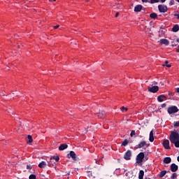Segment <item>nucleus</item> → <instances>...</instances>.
Returning a JSON list of instances; mask_svg holds the SVG:
<instances>
[{
    "instance_id": "nucleus-1",
    "label": "nucleus",
    "mask_w": 179,
    "mask_h": 179,
    "mask_svg": "<svg viewBox=\"0 0 179 179\" xmlns=\"http://www.w3.org/2000/svg\"><path fill=\"white\" fill-rule=\"evenodd\" d=\"M171 143H173L175 148H179V134L177 131H172L169 136Z\"/></svg>"
},
{
    "instance_id": "nucleus-2",
    "label": "nucleus",
    "mask_w": 179,
    "mask_h": 179,
    "mask_svg": "<svg viewBox=\"0 0 179 179\" xmlns=\"http://www.w3.org/2000/svg\"><path fill=\"white\" fill-rule=\"evenodd\" d=\"M143 159H145V153L143 152H140L136 158V163L138 164L142 163L143 162Z\"/></svg>"
},
{
    "instance_id": "nucleus-3",
    "label": "nucleus",
    "mask_w": 179,
    "mask_h": 179,
    "mask_svg": "<svg viewBox=\"0 0 179 179\" xmlns=\"http://www.w3.org/2000/svg\"><path fill=\"white\" fill-rule=\"evenodd\" d=\"M167 112L169 114H176V113H178V108L176 106H172L168 108Z\"/></svg>"
},
{
    "instance_id": "nucleus-4",
    "label": "nucleus",
    "mask_w": 179,
    "mask_h": 179,
    "mask_svg": "<svg viewBox=\"0 0 179 179\" xmlns=\"http://www.w3.org/2000/svg\"><path fill=\"white\" fill-rule=\"evenodd\" d=\"M149 145L146 143V141H141L138 145H136L135 147V149H141L143 148L144 149H146V148H148Z\"/></svg>"
},
{
    "instance_id": "nucleus-5",
    "label": "nucleus",
    "mask_w": 179,
    "mask_h": 179,
    "mask_svg": "<svg viewBox=\"0 0 179 179\" xmlns=\"http://www.w3.org/2000/svg\"><path fill=\"white\" fill-rule=\"evenodd\" d=\"M71 157L72 160H74L75 162L78 160V155H76V153H75L73 151H71L70 153L67 155L68 159H71Z\"/></svg>"
},
{
    "instance_id": "nucleus-6",
    "label": "nucleus",
    "mask_w": 179,
    "mask_h": 179,
    "mask_svg": "<svg viewBox=\"0 0 179 179\" xmlns=\"http://www.w3.org/2000/svg\"><path fill=\"white\" fill-rule=\"evenodd\" d=\"M132 157V152L131 150H127L124 155V160H131V157Z\"/></svg>"
},
{
    "instance_id": "nucleus-7",
    "label": "nucleus",
    "mask_w": 179,
    "mask_h": 179,
    "mask_svg": "<svg viewBox=\"0 0 179 179\" xmlns=\"http://www.w3.org/2000/svg\"><path fill=\"white\" fill-rule=\"evenodd\" d=\"M162 145L164 149H166L167 150L171 149V147H170V141L168 139L164 140Z\"/></svg>"
},
{
    "instance_id": "nucleus-8",
    "label": "nucleus",
    "mask_w": 179,
    "mask_h": 179,
    "mask_svg": "<svg viewBox=\"0 0 179 179\" xmlns=\"http://www.w3.org/2000/svg\"><path fill=\"white\" fill-rule=\"evenodd\" d=\"M148 92H150V93H157V92H159V86L155 85L152 87H149Z\"/></svg>"
},
{
    "instance_id": "nucleus-9",
    "label": "nucleus",
    "mask_w": 179,
    "mask_h": 179,
    "mask_svg": "<svg viewBox=\"0 0 179 179\" xmlns=\"http://www.w3.org/2000/svg\"><path fill=\"white\" fill-rule=\"evenodd\" d=\"M158 9L161 13H166V12H167L169 8H167V7L166 6L159 5Z\"/></svg>"
},
{
    "instance_id": "nucleus-10",
    "label": "nucleus",
    "mask_w": 179,
    "mask_h": 179,
    "mask_svg": "<svg viewBox=\"0 0 179 179\" xmlns=\"http://www.w3.org/2000/svg\"><path fill=\"white\" fill-rule=\"evenodd\" d=\"M48 166L49 167H56L57 162L54 161V159H50V161H48Z\"/></svg>"
},
{
    "instance_id": "nucleus-11",
    "label": "nucleus",
    "mask_w": 179,
    "mask_h": 179,
    "mask_svg": "<svg viewBox=\"0 0 179 179\" xmlns=\"http://www.w3.org/2000/svg\"><path fill=\"white\" fill-rule=\"evenodd\" d=\"M178 171V165L176 164H171V171H172V173H176V171Z\"/></svg>"
},
{
    "instance_id": "nucleus-12",
    "label": "nucleus",
    "mask_w": 179,
    "mask_h": 179,
    "mask_svg": "<svg viewBox=\"0 0 179 179\" xmlns=\"http://www.w3.org/2000/svg\"><path fill=\"white\" fill-rule=\"evenodd\" d=\"M145 8L142 6L141 5H137L134 7V12H141V10H143Z\"/></svg>"
},
{
    "instance_id": "nucleus-13",
    "label": "nucleus",
    "mask_w": 179,
    "mask_h": 179,
    "mask_svg": "<svg viewBox=\"0 0 179 179\" xmlns=\"http://www.w3.org/2000/svg\"><path fill=\"white\" fill-rule=\"evenodd\" d=\"M38 167H39V169H45V167H47V162L42 161L38 164Z\"/></svg>"
},
{
    "instance_id": "nucleus-14",
    "label": "nucleus",
    "mask_w": 179,
    "mask_h": 179,
    "mask_svg": "<svg viewBox=\"0 0 179 179\" xmlns=\"http://www.w3.org/2000/svg\"><path fill=\"white\" fill-rule=\"evenodd\" d=\"M167 99V96H166V95H164V94H161V95H159L158 97H157V100H158V101L159 102V103H162V102H163V99Z\"/></svg>"
},
{
    "instance_id": "nucleus-15",
    "label": "nucleus",
    "mask_w": 179,
    "mask_h": 179,
    "mask_svg": "<svg viewBox=\"0 0 179 179\" xmlns=\"http://www.w3.org/2000/svg\"><path fill=\"white\" fill-rule=\"evenodd\" d=\"M163 162L165 163V164H170V163H171V157H166L164 158Z\"/></svg>"
},
{
    "instance_id": "nucleus-16",
    "label": "nucleus",
    "mask_w": 179,
    "mask_h": 179,
    "mask_svg": "<svg viewBox=\"0 0 179 179\" xmlns=\"http://www.w3.org/2000/svg\"><path fill=\"white\" fill-rule=\"evenodd\" d=\"M160 44H164V45H169L170 42L167 39L162 38L159 41Z\"/></svg>"
},
{
    "instance_id": "nucleus-17",
    "label": "nucleus",
    "mask_w": 179,
    "mask_h": 179,
    "mask_svg": "<svg viewBox=\"0 0 179 179\" xmlns=\"http://www.w3.org/2000/svg\"><path fill=\"white\" fill-rule=\"evenodd\" d=\"M65 149H68V145L66 144H62L59 147V150H65Z\"/></svg>"
},
{
    "instance_id": "nucleus-18",
    "label": "nucleus",
    "mask_w": 179,
    "mask_h": 179,
    "mask_svg": "<svg viewBox=\"0 0 179 179\" xmlns=\"http://www.w3.org/2000/svg\"><path fill=\"white\" fill-rule=\"evenodd\" d=\"M179 31V25L175 24L172 28V31H173V33H177V31Z\"/></svg>"
},
{
    "instance_id": "nucleus-19",
    "label": "nucleus",
    "mask_w": 179,
    "mask_h": 179,
    "mask_svg": "<svg viewBox=\"0 0 179 179\" xmlns=\"http://www.w3.org/2000/svg\"><path fill=\"white\" fill-rule=\"evenodd\" d=\"M149 141L150 142H153V141H155V137L153 136V130L150 132Z\"/></svg>"
},
{
    "instance_id": "nucleus-20",
    "label": "nucleus",
    "mask_w": 179,
    "mask_h": 179,
    "mask_svg": "<svg viewBox=\"0 0 179 179\" xmlns=\"http://www.w3.org/2000/svg\"><path fill=\"white\" fill-rule=\"evenodd\" d=\"M50 160H55V162H59V156L57 155V156H52L50 157Z\"/></svg>"
},
{
    "instance_id": "nucleus-21",
    "label": "nucleus",
    "mask_w": 179,
    "mask_h": 179,
    "mask_svg": "<svg viewBox=\"0 0 179 179\" xmlns=\"http://www.w3.org/2000/svg\"><path fill=\"white\" fill-rule=\"evenodd\" d=\"M164 29L163 28H160L159 31V37H163V36H164Z\"/></svg>"
},
{
    "instance_id": "nucleus-22",
    "label": "nucleus",
    "mask_w": 179,
    "mask_h": 179,
    "mask_svg": "<svg viewBox=\"0 0 179 179\" xmlns=\"http://www.w3.org/2000/svg\"><path fill=\"white\" fill-rule=\"evenodd\" d=\"M143 176H145V171H143V170H141L138 173V178L143 179Z\"/></svg>"
},
{
    "instance_id": "nucleus-23",
    "label": "nucleus",
    "mask_w": 179,
    "mask_h": 179,
    "mask_svg": "<svg viewBox=\"0 0 179 179\" xmlns=\"http://www.w3.org/2000/svg\"><path fill=\"white\" fill-rule=\"evenodd\" d=\"M104 115H106V112H104L103 110L98 113V117H99V118H103V117H104Z\"/></svg>"
},
{
    "instance_id": "nucleus-24",
    "label": "nucleus",
    "mask_w": 179,
    "mask_h": 179,
    "mask_svg": "<svg viewBox=\"0 0 179 179\" xmlns=\"http://www.w3.org/2000/svg\"><path fill=\"white\" fill-rule=\"evenodd\" d=\"M27 143H31V142H33V138L31 137V135H28L27 138Z\"/></svg>"
},
{
    "instance_id": "nucleus-25",
    "label": "nucleus",
    "mask_w": 179,
    "mask_h": 179,
    "mask_svg": "<svg viewBox=\"0 0 179 179\" xmlns=\"http://www.w3.org/2000/svg\"><path fill=\"white\" fill-rule=\"evenodd\" d=\"M166 174H167L166 171H162L159 173V178H163V177H164V176H166Z\"/></svg>"
},
{
    "instance_id": "nucleus-26",
    "label": "nucleus",
    "mask_w": 179,
    "mask_h": 179,
    "mask_svg": "<svg viewBox=\"0 0 179 179\" xmlns=\"http://www.w3.org/2000/svg\"><path fill=\"white\" fill-rule=\"evenodd\" d=\"M151 19H157V14L156 13H152L150 15Z\"/></svg>"
},
{
    "instance_id": "nucleus-27",
    "label": "nucleus",
    "mask_w": 179,
    "mask_h": 179,
    "mask_svg": "<svg viewBox=\"0 0 179 179\" xmlns=\"http://www.w3.org/2000/svg\"><path fill=\"white\" fill-rule=\"evenodd\" d=\"M128 143H129V141L128 139H125L122 143V146H127L128 145Z\"/></svg>"
},
{
    "instance_id": "nucleus-28",
    "label": "nucleus",
    "mask_w": 179,
    "mask_h": 179,
    "mask_svg": "<svg viewBox=\"0 0 179 179\" xmlns=\"http://www.w3.org/2000/svg\"><path fill=\"white\" fill-rule=\"evenodd\" d=\"M176 177H177V173H173L171 175V179H175V178H176Z\"/></svg>"
},
{
    "instance_id": "nucleus-29",
    "label": "nucleus",
    "mask_w": 179,
    "mask_h": 179,
    "mask_svg": "<svg viewBox=\"0 0 179 179\" xmlns=\"http://www.w3.org/2000/svg\"><path fill=\"white\" fill-rule=\"evenodd\" d=\"M160 0H150V3H157Z\"/></svg>"
},
{
    "instance_id": "nucleus-30",
    "label": "nucleus",
    "mask_w": 179,
    "mask_h": 179,
    "mask_svg": "<svg viewBox=\"0 0 179 179\" xmlns=\"http://www.w3.org/2000/svg\"><path fill=\"white\" fill-rule=\"evenodd\" d=\"M29 179H36V175L31 174L29 177Z\"/></svg>"
},
{
    "instance_id": "nucleus-31",
    "label": "nucleus",
    "mask_w": 179,
    "mask_h": 179,
    "mask_svg": "<svg viewBox=\"0 0 179 179\" xmlns=\"http://www.w3.org/2000/svg\"><path fill=\"white\" fill-rule=\"evenodd\" d=\"M173 127H179V121L175 122L173 124Z\"/></svg>"
},
{
    "instance_id": "nucleus-32",
    "label": "nucleus",
    "mask_w": 179,
    "mask_h": 179,
    "mask_svg": "<svg viewBox=\"0 0 179 179\" xmlns=\"http://www.w3.org/2000/svg\"><path fill=\"white\" fill-rule=\"evenodd\" d=\"M121 111H124V110H125V111H128V108H125L124 106H122L121 108H120Z\"/></svg>"
},
{
    "instance_id": "nucleus-33",
    "label": "nucleus",
    "mask_w": 179,
    "mask_h": 179,
    "mask_svg": "<svg viewBox=\"0 0 179 179\" xmlns=\"http://www.w3.org/2000/svg\"><path fill=\"white\" fill-rule=\"evenodd\" d=\"M174 0H171L170 2H169V5L170 6H173V5H174Z\"/></svg>"
},
{
    "instance_id": "nucleus-34",
    "label": "nucleus",
    "mask_w": 179,
    "mask_h": 179,
    "mask_svg": "<svg viewBox=\"0 0 179 179\" xmlns=\"http://www.w3.org/2000/svg\"><path fill=\"white\" fill-rule=\"evenodd\" d=\"M135 130H132L131 134H130V136L132 138V136H134V135H135Z\"/></svg>"
},
{
    "instance_id": "nucleus-35",
    "label": "nucleus",
    "mask_w": 179,
    "mask_h": 179,
    "mask_svg": "<svg viewBox=\"0 0 179 179\" xmlns=\"http://www.w3.org/2000/svg\"><path fill=\"white\" fill-rule=\"evenodd\" d=\"M166 106H167V104H166V103H163V104L161 105V107L162 108H166Z\"/></svg>"
},
{
    "instance_id": "nucleus-36",
    "label": "nucleus",
    "mask_w": 179,
    "mask_h": 179,
    "mask_svg": "<svg viewBox=\"0 0 179 179\" xmlns=\"http://www.w3.org/2000/svg\"><path fill=\"white\" fill-rule=\"evenodd\" d=\"M27 170H31V165H27Z\"/></svg>"
},
{
    "instance_id": "nucleus-37",
    "label": "nucleus",
    "mask_w": 179,
    "mask_h": 179,
    "mask_svg": "<svg viewBox=\"0 0 179 179\" xmlns=\"http://www.w3.org/2000/svg\"><path fill=\"white\" fill-rule=\"evenodd\" d=\"M166 65H169V61H165V64L163 65V66H166Z\"/></svg>"
},
{
    "instance_id": "nucleus-38",
    "label": "nucleus",
    "mask_w": 179,
    "mask_h": 179,
    "mask_svg": "<svg viewBox=\"0 0 179 179\" xmlns=\"http://www.w3.org/2000/svg\"><path fill=\"white\" fill-rule=\"evenodd\" d=\"M174 16L176 17H177V19H178V20H179V14L176 13V14H174Z\"/></svg>"
},
{
    "instance_id": "nucleus-39",
    "label": "nucleus",
    "mask_w": 179,
    "mask_h": 179,
    "mask_svg": "<svg viewBox=\"0 0 179 179\" xmlns=\"http://www.w3.org/2000/svg\"><path fill=\"white\" fill-rule=\"evenodd\" d=\"M59 25H56L53 27V29H59Z\"/></svg>"
},
{
    "instance_id": "nucleus-40",
    "label": "nucleus",
    "mask_w": 179,
    "mask_h": 179,
    "mask_svg": "<svg viewBox=\"0 0 179 179\" xmlns=\"http://www.w3.org/2000/svg\"><path fill=\"white\" fill-rule=\"evenodd\" d=\"M120 15V13H118V12H117V13H116V14H115V17H118V15Z\"/></svg>"
},
{
    "instance_id": "nucleus-41",
    "label": "nucleus",
    "mask_w": 179,
    "mask_h": 179,
    "mask_svg": "<svg viewBox=\"0 0 179 179\" xmlns=\"http://www.w3.org/2000/svg\"><path fill=\"white\" fill-rule=\"evenodd\" d=\"M142 2H145V3L149 2V0H142Z\"/></svg>"
},
{
    "instance_id": "nucleus-42",
    "label": "nucleus",
    "mask_w": 179,
    "mask_h": 179,
    "mask_svg": "<svg viewBox=\"0 0 179 179\" xmlns=\"http://www.w3.org/2000/svg\"><path fill=\"white\" fill-rule=\"evenodd\" d=\"M172 47H177V44L176 43L172 44Z\"/></svg>"
},
{
    "instance_id": "nucleus-43",
    "label": "nucleus",
    "mask_w": 179,
    "mask_h": 179,
    "mask_svg": "<svg viewBox=\"0 0 179 179\" xmlns=\"http://www.w3.org/2000/svg\"><path fill=\"white\" fill-rule=\"evenodd\" d=\"M167 68H171V64L166 65Z\"/></svg>"
},
{
    "instance_id": "nucleus-44",
    "label": "nucleus",
    "mask_w": 179,
    "mask_h": 179,
    "mask_svg": "<svg viewBox=\"0 0 179 179\" xmlns=\"http://www.w3.org/2000/svg\"><path fill=\"white\" fill-rule=\"evenodd\" d=\"M162 3H164L166 2V0H161Z\"/></svg>"
},
{
    "instance_id": "nucleus-45",
    "label": "nucleus",
    "mask_w": 179,
    "mask_h": 179,
    "mask_svg": "<svg viewBox=\"0 0 179 179\" xmlns=\"http://www.w3.org/2000/svg\"><path fill=\"white\" fill-rule=\"evenodd\" d=\"M55 1H57V0H49L50 2H52V1L55 2Z\"/></svg>"
},
{
    "instance_id": "nucleus-46",
    "label": "nucleus",
    "mask_w": 179,
    "mask_h": 179,
    "mask_svg": "<svg viewBox=\"0 0 179 179\" xmlns=\"http://www.w3.org/2000/svg\"><path fill=\"white\" fill-rule=\"evenodd\" d=\"M176 43H179V38L176 39Z\"/></svg>"
},
{
    "instance_id": "nucleus-47",
    "label": "nucleus",
    "mask_w": 179,
    "mask_h": 179,
    "mask_svg": "<svg viewBox=\"0 0 179 179\" xmlns=\"http://www.w3.org/2000/svg\"><path fill=\"white\" fill-rule=\"evenodd\" d=\"M177 92L179 93V87L177 88Z\"/></svg>"
},
{
    "instance_id": "nucleus-48",
    "label": "nucleus",
    "mask_w": 179,
    "mask_h": 179,
    "mask_svg": "<svg viewBox=\"0 0 179 179\" xmlns=\"http://www.w3.org/2000/svg\"><path fill=\"white\" fill-rule=\"evenodd\" d=\"M176 51H177V52H179V48H178V49H177V50H176Z\"/></svg>"
},
{
    "instance_id": "nucleus-49",
    "label": "nucleus",
    "mask_w": 179,
    "mask_h": 179,
    "mask_svg": "<svg viewBox=\"0 0 179 179\" xmlns=\"http://www.w3.org/2000/svg\"><path fill=\"white\" fill-rule=\"evenodd\" d=\"M87 132V130H85V134H86Z\"/></svg>"
},
{
    "instance_id": "nucleus-50",
    "label": "nucleus",
    "mask_w": 179,
    "mask_h": 179,
    "mask_svg": "<svg viewBox=\"0 0 179 179\" xmlns=\"http://www.w3.org/2000/svg\"><path fill=\"white\" fill-rule=\"evenodd\" d=\"M177 1L179 3V0H177Z\"/></svg>"
},
{
    "instance_id": "nucleus-51",
    "label": "nucleus",
    "mask_w": 179,
    "mask_h": 179,
    "mask_svg": "<svg viewBox=\"0 0 179 179\" xmlns=\"http://www.w3.org/2000/svg\"><path fill=\"white\" fill-rule=\"evenodd\" d=\"M148 179H150V178H148Z\"/></svg>"
}]
</instances>
